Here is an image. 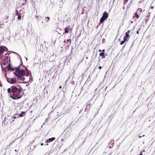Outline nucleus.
<instances>
[{"instance_id": "9b49d317", "label": "nucleus", "mask_w": 155, "mask_h": 155, "mask_svg": "<svg viewBox=\"0 0 155 155\" xmlns=\"http://www.w3.org/2000/svg\"><path fill=\"white\" fill-rule=\"evenodd\" d=\"M126 40H127L125 39L124 38V40L123 41H122L120 42V45H122L124 43V42L126 41Z\"/></svg>"}, {"instance_id": "c756f323", "label": "nucleus", "mask_w": 155, "mask_h": 155, "mask_svg": "<svg viewBox=\"0 0 155 155\" xmlns=\"http://www.w3.org/2000/svg\"><path fill=\"white\" fill-rule=\"evenodd\" d=\"M102 51L103 52H104V51H105V50L104 49H103Z\"/></svg>"}, {"instance_id": "9d476101", "label": "nucleus", "mask_w": 155, "mask_h": 155, "mask_svg": "<svg viewBox=\"0 0 155 155\" xmlns=\"http://www.w3.org/2000/svg\"><path fill=\"white\" fill-rule=\"evenodd\" d=\"M99 55L100 56L102 57L103 58H105L104 56V52H101L99 53Z\"/></svg>"}, {"instance_id": "dca6fc26", "label": "nucleus", "mask_w": 155, "mask_h": 155, "mask_svg": "<svg viewBox=\"0 0 155 155\" xmlns=\"http://www.w3.org/2000/svg\"><path fill=\"white\" fill-rule=\"evenodd\" d=\"M21 15H18V17L17 18V19H18V20H20L21 19Z\"/></svg>"}, {"instance_id": "c85d7f7f", "label": "nucleus", "mask_w": 155, "mask_h": 155, "mask_svg": "<svg viewBox=\"0 0 155 155\" xmlns=\"http://www.w3.org/2000/svg\"><path fill=\"white\" fill-rule=\"evenodd\" d=\"M69 30H70L71 31V32H72V29L71 28H70L69 29Z\"/></svg>"}, {"instance_id": "aec40b11", "label": "nucleus", "mask_w": 155, "mask_h": 155, "mask_svg": "<svg viewBox=\"0 0 155 155\" xmlns=\"http://www.w3.org/2000/svg\"><path fill=\"white\" fill-rule=\"evenodd\" d=\"M26 1H25V3H22V5H25V4H26Z\"/></svg>"}, {"instance_id": "6ab92c4d", "label": "nucleus", "mask_w": 155, "mask_h": 155, "mask_svg": "<svg viewBox=\"0 0 155 155\" xmlns=\"http://www.w3.org/2000/svg\"><path fill=\"white\" fill-rule=\"evenodd\" d=\"M46 18H47V19H48V20H47V21H47V22H48V21L49 20H50V18H49V17H46Z\"/></svg>"}, {"instance_id": "412c9836", "label": "nucleus", "mask_w": 155, "mask_h": 155, "mask_svg": "<svg viewBox=\"0 0 155 155\" xmlns=\"http://www.w3.org/2000/svg\"><path fill=\"white\" fill-rule=\"evenodd\" d=\"M145 136V135H143V136H139V138H141L142 137H144Z\"/></svg>"}, {"instance_id": "20e7f679", "label": "nucleus", "mask_w": 155, "mask_h": 155, "mask_svg": "<svg viewBox=\"0 0 155 155\" xmlns=\"http://www.w3.org/2000/svg\"><path fill=\"white\" fill-rule=\"evenodd\" d=\"M7 81L8 83L12 84H14L17 83V81L15 78H7Z\"/></svg>"}, {"instance_id": "58836bf2", "label": "nucleus", "mask_w": 155, "mask_h": 155, "mask_svg": "<svg viewBox=\"0 0 155 155\" xmlns=\"http://www.w3.org/2000/svg\"><path fill=\"white\" fill-rule=\"evenodd\" d=\"M143 152H145V150H143Z\"/></svg>"}, {"instance_id": "bb28decb", "label": "nucleus", "mask_w": 155, "mask_h": 155, "mask_svg": "<svg viewBox=\"0 0 155 155\" xmlns=\"http://www.w3.org/2000/svg\"><path fill=\"white\" fill-rule=\"evenodd\" d=\"M43 144H43V143H41V146H43Z\"/></svg>"}, {"instance_id": "4c0bfd02", "label": "nucleus", "mask_w": 155, "mask_h": 155, "mask_svg": "<svg viewBox=\"0 0 155 155\" xmlns=\"http://www.w3.org/2000/svg\"><path fill=\"white\" fill-rule=\"evenodd\" d=\"M46 145H48V143H47V144H46Z\"/></svg>"}, {"instance_id": "e433bc0d", "label": "nucleus", "mask_w": 155, "mask_h": 155, "mask_svg": "<svg viewBox=\"0 0 155 155\" xmlns=\"http://www.w3.org/2000/svg\"><path fill=\"white\" fill-rule=\"evenodd\" d=\"M15 152L17 151V150H15Z\"/></svg>"}, {"instance_id": "423d86ee", "label": "nucleus", "mask_w": 155, "mask_h": 155, "mask_svg": "<svg viewBox=\"0 0 155 155\" xmlns=\"http://www.w3.org/2000/svg\"><path fill=\"white\" fill-rule=\"evenodd\" d=\"M130 30H128L125 33V36H124V38L126 40L127 38H130V36L129 35V33L130 31Z\"/></svg>"}, {"instance_id": "f704fd0d", "label": "nucleus", "mask_w": 155, "mask_h": 155, "mask_svg": "<svg viewBox=\"0 0 155 155\" xmlns=\"http://www.w3.org/2000/svg\"><path fill=\"white\" fill-rule=\"evenodd\" d=\"M146 20V23H147V22L148 21V20Z\"/></svg>"}, {"instance_id": "f257e3e1", "label": "nucleus", "mask_w": 155, "mask_h": 155, "mask_svg": "<svg viewBox=\"0 0 155 155\" xmlns=\"http://www.w3.org/2000/svg\"><path fill=\"white\" fill-rule=\"evenodd\" d=\"M22 91V88L19 84L12 85L7 89V92L10 97L14 100L19 99L21 97L22 94H21V93Z\"/></svg>"}, {"instance_id": "f3484780", "label": "nucleus", "mask_w": 155, "mask_h": 155, "mask_svg": "<svg viewBox=\"0 0 155 155\" xmlns=\"http://www.w3.org/2000/svg\"><path fill=\"white\" fill-rule=\"evenodd\" d=\"M67 41H68V42H69V43H70L69 45H70L71 44V40L70 39H68L67 40Z\"/></svg>"}, {"instance_id": "4be33fe9", "label": "nucleus", "mask_w": 155, "mask_h": 155, "mask_svg": "<svg viewBox=\"0 0 155 155\" xmlns=\"http://www.w3.org/2000/svg\"><path fill=\"white\" fill-rule=\"evenodd\" d=\"M9 18V16H6L5 17V18L7 20Z\"/></svg>"}, {"instance_id": "f8f14e48", "label": "nucleus", "mask_w": 155, "mask_h": 155, "mask_svg": "<svg viewBox=\"0 0 155 155\" xmlns=\"http://www.w3.org/2000/svg\"><path fill=\"white\" fill-rule=\"evenodd\" d=\"M25 111H22L21 114H20L19 115V116L20 117H23L22 114H25Z\"/></svg>"}, {"instance_id": "a878e982", "label": "nucleus", "mask_w": 155, "mask_h": 155, "mask_svg": "<svg viewBox=\"0 0 155 155\" xmlns=\"http://www.w3.org/2000/svg\"><path fill=\"white\" fill-rule=\"evenodd\" d=\"M140 153H141L140 154V155H143V154H142V151H141L140 152Z\"/></svg>"}, {"instance_id": "473e14b6", "label": "nucleus", "mask_w": 155, "mask_h": 155, "mask_svg": "<svg viewBox=\"0 0 155 155\" xmlns=\"http://www.w3.org/2000/svg\"><path fill=\"white\" fill-rule=\"evenodd\" d=\"M13 118H14V119H15L16 118V117H13Z\"/></svg>"}, {"instance_id": "ddd939ff", "label": "nucleus", "mask_w": 155, "mask_h": 155, "mask_svg": "<svg viewBox=\"0 0 155 155\" xmlns=\"http://www.w3.org/2000/svg\"><path fill=\"white\" fill-rule=\"evenodd\" d=\"M64 31L66 33H68V29L67 28H64Z\"/></svg>"}, {"instance_id": "393cba45", "label": "nucleus", "mask_w": 155, "mask_h": 155, "mask_svg": "<svg viewBox=\"0 0 155 155\" xmlns=\"http://www.w3.org/2000/svg\"><path fill=\"white\" fill-rule=\"evenodd\" d=\"M137 34H138L139 33V31H137Z\"/></svg>"}, {"instance_id": "2f4dec72", "label": "nucleus", "mask_w": 155, "mask_h": 155, "mask_svg": "<svg viewBox=\"0 0 155 155\" xmlns=\"http://www.w3.org/2000/svg\"><path fill=\"white\" fill-rule=\"evenodd\" d=\"M61 87H61V86H60L59 87V88L60 89L61 88Z\"/></svg>"}, {"instance_id": "4468645a", "label": "nucleus", "mask_w": 155, "mask_h": 155, "mask_svg": "<svg viewBox=\"0 0 155 155\" xmlns=\"http://www.w3.org/2000/svg\"><path fill=\"white\" fill-rule=\"evenodd\" d=\"M25 79V78L24 77H21V78H19V79L21 80L22 81H24Z\"/></svg>"}, {"instance_id": "c9c22d12", "label": "nucleus", "mask_w": 155, "mask_h": 155, "mask_svg": "<svg viewBox=\"0 0 155 155\" xmlns=\"http://www.w3.org/2000/svg\"><path fill=\"white\" fill-rule=\"evenodd\" d=\"M112 148V147H111V146H110L109 147V148Z\"/></svg>"}, {"instance_id": "7c9ffc66", "label": "nucleus", "mask_w": 155, "mask_h": 155, "mask_svg": "<svg viewBox=\"0 0 155 155\" xmlns=\"http://www.w3.org/2000/svg\"><path fill=\"white\" fill-rule=\"evenodd\" d=\"M69 27H70V26L69 25L66 28H67L68 29Z\"/></svg>"}, {"instance_id": "b1692460", "label": "nucleus", "mask_w": 155, "mask_h": 155, "mask_svg": "<svg viewBox=\"0 0 155 155\" xmlns=\"http://www.w3.org/2000/svg\"><path fill=\"white\" fill-rule=\"evenodd\" d=\"M154 8V6H151L150 7V8L151 9H153Z\"/></svg>"}, {"instance_id": "a211bd4d", "label": "nucleus", "mask_w": 155, "mask_h": 155, "mask_svg": "<svg viewBox=\"0 0 155 155\" xmlns=\"http://www.w3.org/2000/svg\"><path fill=\"white\" fill-rule=\"evenodd\" d=\"M29 75V73L28 72L27 73H25V76H28Z\"/></svg>"}, {"instance_id": "7ed1b4c3", "label": "nucleus", "mask_w": 155, "mask_h": 155, "mask_svg": "<svg viewBox=\"0 0 155 155\" xmlns=\"http://www.w3.org/2000/svg\"><path fill=\"white\" fill-rule=\"evenodd\" d=\"M108 16V15L106 12H104L100 20V22L103 23L104 21L107 19Z\"/></svg>"}, {"instance_id": "f03ea898", "label": "nucleus", "mask_w": 155, "mask_h": 155, "mask_svg": "<svg viewBox=\"0 0 155 155\" xmlns=\"http://www.w3.org/2000/svg\"><path fill=\"white\" fill-rule=\"evenodd\" d=\"M14 74L18 80L19 78H21V77L25 75V71L22 69L19 70V68H18L16 69L15 72L14 73Z\"/></svg>"}, {"instance_id": "0eeeda50", "label": "nucleus", "mask_w": 155, "mask_h": 155, "mask_svg": "<svg viewBox=\"0 0 155 155\" xmlns=\"http://www.w3.org/2000/svg\"><path fill=\"white\" fill-rule=\"evenodd\" d=\"M6 68H7V70L8 71H13L15 69V68H13L11 67L9 64L8 67H6Z\"/></svg>"}, {"instance_id": "1a4fd4ad", "label": "nucleus", "mask_w": 155, "mask_h": 155, "mask_svg": "<svg viewBox=\"0 0 155 155\" xmlns=\"http://www.w3.org/2000/svg\"><path fill=\"white\" fill-rule=\"evenodd\" d=\"M142 12V9L141 8H139L137 9V12H135L137 14L140 15Z\"/></svg>"}, {"instance_id": "39448f33", "label": "nucleus", "mask_w": 155, "mask_h": 155, "mask_svg": "<svg viewBox=\"0 0 155 155\" xmlns=\"http://www.w3.org/2000/svg\"><path fill=\"white\" fill-rule=\"evenodd\" d=\"M140 15V14L135 13L134 15L133 18V19L135 18V21H137L138 19L139 18Z\"/></svg>"}, {"instance_id": "5701e85b", "label": "nucleus", "mask_w": 155, "mask_h": 155, "mask_svg": "<svg viewBox=\"0 0 155 155\" xmlns=\"http://www.w3.org/2000/svg\"><path fill=\"white\" fill-rule=\"evenodd\" d=\"M101 68H102V67H101V66H99V67H98V69H101Z\"/></svg>"}, {"instance_id": "cd10ccee", "label": "nucleus", "mask_w": 155, "mask_h": 155, "mask_svg": "<svg viewBox=\"0 0 155 155\" xmlns=\"http://www.w3.org/2000/svg\"><path fill=\"white\" fill-rule=\"evenodd\" d=\"M124 1L125 2L126 1V2H127L129 0H124Z\"/></svg>"}, {"instance_id": "72a5a7b5", "label": "nucleus", "mask_w": 155, "mask_h": 155, "mask_svg": "<svg viewBox=\"0 0 155 155\" xmlns=\"http://www.w3.org/2000/svg\"><path fill=\"white\" fill-rule=\"evenodd\" d=\"M101 49H100V50H99V52H101Z\"/></svg>"}, {"instance_id": "2eb2a0df", "label": "nucleus", "mask_w": 155, "mask_h": 155, "mask_svg": "<svg viewBox=\"0 0 155 155\" xmlns=\"http://www.w3.org/2000/svg\"><path fill=\"white\" fill-rule=\"evenodd\" d=\"M16 13L15 14V15H18H18H20V14L18 12V11L17 10H16Z\"/></svg>"}, {"instance_id": "6e6552de", "label": "nucleus", "mask_w": 155, "mask_h": 155, "mask_svg": "<svg viewBox=\"0 0 155 155\" xmlns=\"http://www.w3.org/2000/svg\"><path fill=\"white\" fill-rule=\"evenodd\" d=\"M55 138L54 137H53L51 138H49L46 141V142L47 143H50L51 142L53 141L54 140H55Z\"/></svg>"}]
</instances>
